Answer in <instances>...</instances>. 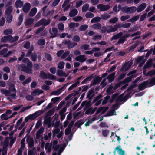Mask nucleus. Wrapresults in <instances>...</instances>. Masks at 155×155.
<instances>
[{"label": "nucleus", "mask_w": 155, "mask_h": 155, "mask_svg": "<svg viewBox=\"0 0 155 155\" xmlns=\"http://www.w3.org/2000/svg\"><path fill=\"white\" fill-rule=\"evenodd\" d=\"M49 71L52 74H54L56 72V69L55 67H51L50 68Z\"/></svg>", "instance_id": "nucleus-56"}, {"label": "nucleus", "mask_w": 155, "mask_h": 155, "mask_svg": "<svg viewBox=\"0 0 155 155\" xmlns=\"http://www.w3.org/2000/svg\"><path fill=\"white\" fill-rule=\"evenodd\" d=\"M58 141L54 140L53 141V148L55 151L58 150V153H57L55 152L53 153V155H60L61 153L63 152L65 148L66 145L64 144L57 145Z\"/></svg>", "instance_id": "nucleus-3"}, {"label": "nucleus", "mask_w": 155, "mask_h": 155, "mask_svg": "<svg viewBox=\"0 0 155 155\" xmlns=\"http://www.w3.org/2000/svg\"><path fill=\"white\" fill-rule=\"evenodd\" d=\"M72 40L75 42H79L80 40V38L78 35L74 36Z\"/></svg>", "instance_id": "nucleus-45"}, {"label": "nucleus", "mask_w": 155, "mask_h": 155, "mask_svg": "<svg viewBox=\"0 0 155 155\" xmlns=\"http://www.w3.org/2000/svg\"><path fill=\"white\" fill-rule=\"evenodd\" d=\"M8 16L7 18V21L8 23L11 22L12 19V16L11 15H8Z\"/></svg>", "instance_id": "nucleus-55"}, {"label": "nucleus", "mask_w": 155, "mask_h": 155, "mask_svg": "<svg viewBox=\"0 0 155 155\" xmlns=\"http://www.w3.org/2000/svg\"><path fill=\"white\" fill-rule=\"evenodd\" d=\"M45 57L46 59L48 61H51L52 60V58L50 54L48 53H45Z\"/></svg>", "instance_id": "nucleus-50"}, {"label": "nucleus", "mask_w": 155, "mask_h": 155, "mask_svg": "<svg viewBox=\"0 0 155 155\" xmlns=\"http://www.w3.org/2000/svg\"><path fill=\"white\" fill-rule=\"evenodd\" d=\"M86 60V58L84 55H81L77 56L75 58L76 61H78L81 62H83Z\"/></svg>", "instance_id": "nucleus-9"}, {"label": "nucleus", "mask_w": 155, "mask_h": 155, "mask_svg": "<svg viewBox=\"0 0 155 155\" xmlns=\"http://www.w3.org/2000/svg\"><path fill=\"white\" fill-rule=\"evenodd\" d=\"M88 27V25L84 24L81 25L79 28V30L80 31H84L86 30Z\"/></svg>", "instance_id": "nucleus-33"}, {"label": "nucleus", "mask_w": 155, "mask_h": 155, "mask_svg": "<svg viewBox=\"0 0 155 155\" xmlns=\"http://www.w3.org/2000/svg\"><path fill=\"white\" fill-rule=\"evenodd\" d=\"M28 117L30 119V120H33L36 118L35 115L34 113L29 115Z\"/></svg>", "instance_id": "nucleus-61"}, {"label": "nucleus", "mask_w": 155, "mask_h": 155, "mask_svg": "<svg viewBox=\"0 0 155 155\" xmlns=\"http://www.w3.org/2000/svg\"><path fill=\"white\" fill-rule=\"evenodd\" d=\"M47 73H46L44 72H41L40 73V75L41 77L43 78H46Z\"/></svg>", "instance_id": "nucleus-63"}, {"label": "nucleus", "mask_w": 155, "mask_h": 155, "mask_svg": "<svg viewBox=\"0 0 155 155\" xmlns=\"http://www.w3.org/2000/svg\"><path fill=\"white\" fill-rule=\"evenodd\" d=\"M63 43L67 45L68 47L69 48H72L77 45V43L75 42H71L69 40L64 41Z\"/></svg>", "instance_id": "nucleus-7"}, {"label": "nucleus", "mask_w": 155, "mask_h": 155, "mask_svg": "<svg viewBox=\"0 0 155 155\" xmlns=\"http://www.w3.org/2000/svg\"><path fill=\"white\" fill-rule=\"evenodd\" d=\"M101 19V17H96L92 19L91 21V23H94L98 22L100 21Z\"/></svg>", "instance_id": "nucleus-31"}, {"label": "nucleus", "mask_w": 155, "mask_h": 155, "mask_svg": "<svg viewBox=\"0 0 155 155\" xmlns=\"http://www.w3.org/2000/svg\"><path fill=\"white\" fill-rule=\"evenodd\" d=\"M65 63L63 61L60 62L58 64V68L60 69H63Z\"/></svg>", "instance_id": "nucleus-37"}, {"label": "nucleus", "mask_w": 155, "mask_h": 155, "mask_svg": "<svg viewBox=\"0 0 155 155\" xmlns=\"http://www.w3.org/2000/svg\"><path fill=\"white\" fill-rule=\"evenodd\" d=\"M43 92V91L38 89L34 90L31 93V94L33 96H38Z\"/></svg>", "instance_id": "nucleus-11"}, {"label": "nucleus", "mask_w": 155, "mask_h": 155, "mask_svg": "<svg viewBox=\"0 0 155 155\" xmlns=\"http://www.w3.org/2000/svg\"><path fill=\"white\" fill-rule=\"evenodd\" d=\"M94 15L91 12H87L85 15V16L87 18H92L94 16Z\"/></svg>", "instance_id": "nucleus-48"}, {"label": "nucleus", "mask_w": 155, "mask_h": 155, "mask_svg": "<svg viewBox=\"0 0 155 155\" xmlns=\"http://www.w3.org/2000/svg\"><path fill=\"white\" fill-rule=\"evenodd\" d=\"M108 109V107H100L97 110L96 113L98 114L99 113H101V114H103Z\"/></svg>", "instance_id": "nucleus-14"}, {"label": "nucleus", "mask_w": 155, "mask_h": 155, "mask_svg": "<svg viewBox=\"0 0 155 155\" xmlns=\"http://www.w3.org/2000/svg\"><path fill=\"white\" fill-rule=\"evenodd\" d=\"M118 20V18L116 17H114L111 18L109 21V22L111 24H114L116 23Z\"/></svg>", "instance_id": "nucleus-39"}, {"label": "nucleus", "mask_w": 155, "mask_h": 155, "mask_svg": "<svg viewBox=\"0 0 155 155\" xmlns=\"http://www.w3.org/2000/svg\"><path fill=\"white\" fill-rule=\"evenodd\" d=\"M60 99V97H56L52 98L51 99V101L54 104L58 102Z\"/></svg>", "instance_id": "nucleus-59"}, {"label": "nucleus", "mask_w": 155, "mask_h": 155, "mask_svg": "<svg viewBox=\"0 0 155 155\" xmlns=\"http://www.w3.org/2000/svg\"><path fill=\"white\" fill-rule=\"evenodd\" d=\"M84 3V2L82 0L78 1L76 2V7L77 8L78 7Z\"/></svg>", "instance_id": "nucleus-53"}, {"label": "nucleus", "mask_w": 155, "mask_h": 155, "mask_svg": "<svg viewBox=\"0 0 155 155\" xmlns=\"http://www.w3.org/2000/svg\"><path fill=\"white\" fill-rule=\"evenodd\" d=\"M1 118L2 120H6L8 119L9 117L6 114H4L1 116Z\"/></svg>", "instance_id": "nucleus-52"}, {"label": "nucleus", "mask_w": 155, "mask_h": 155, "mask_svg": "<svg viewBox=\"0 0 155 155\" xmlns=\"http://www.w3.org/2000/svg\"><path fill=\"white\" fill-rule=\"evenodd\" d=\"M32 95V96L30 95H28L26 96L25 98L26 100L28 101H31L33 100L34 99V97Z\"/></svg>", "instance_id": "nucleus-60"}, {"label": "nucleus", "mask_w": 155, "mask_h": 155, "mask_svg": "<svg viewBox=\"0 0 155 155\" xmlns=\"http://www.w3.org/2000/svg\"><path fill=\"white\" fill-rule=\"evenodd\" d=\"M23 14L22 13L20 14L18 18L19 21L18 22V25H21L23 21Z\"/></svg>", "instance_id": "nucleus-34"}, {"label": "nucleus", "mask_w": 155, "mask_h": 155, "mask_svg": "<svg viewBox=\"0 0 155 155\" xmlns=\"http://www.w3.org/2000/svg\"><path fill=\"white\" fill-rule=\"evenodd\" d=\"M7 51L8 49H4L0 51V55H3V57H8V56H5L7 54Z\"/></svg>", "instance_id": "nucleus-25"}, {"label": "nucleus", "mask_w": 155, "mask_h": 155, "mask_svg": "<svg viewBox=\"0 0 155 155\" xmlns=\"http://www.w3.org/2000/svg\"><path fill=\"white\" fill-rule=\"evenodd\" d=\"M53 143H46L45 146V149L47 153H50L52 150V145Z\"/></svg>", "instance_id": "nucleus-12"}, {"label": "nucleus", "mask_w": 155, "mask_h": 155, "mask_svg": "<svg viewBox=\"0 0 155 155\" xmlns=\"http://www.w3.org/2000/svg\"><path fill=\"white\" fill-rule=\"evenodd\" d=\"M3 33L5 35L11 34L12 33V30L11 29H5Z\"/></svg>", "instance_id": "nucleus-36"}, {"label": "nucleus", "mask_w": 155, "mask_h": 155, "mask_svg": "<svg viewBox=\"0 0 155 155\" xmlns=\"http://www.w3.org/2000/svg\"><path fill=\"white\" fill-rule=\"evenodd\" d=\"M82 17L80 16H77L73 18V20L75 21H79L82 19Z\"/></svg>", "instance_id": "nucleus-46"}, {"label": "nucleus", "mask_w": 155, "mask_h": 155, "mask_svg": "<svg viewBox=\"0 0 155 155\" xmlns=\"http://www.w3.org/2000/svg\"><path fill=\"white\" fill-rule=\"evenodd\" d=\"M31 81V78H28L26 79V80L23 82L22 84L23 85H25L26 84L29 83Z\"/></svg>", "instance_id": "nucleus-62"}, {"label": "nucleus", "mask_w": 155, "mask_h": 155, "mask_svg": "<svg viewBox=\"0 0 155 155\" xmlns=\"http://www.w3.org/2000/svg\"><path fill=\"white\" fill-rule=\"evenodd\" d=\"M97 7L98 9L100 10V11H105L109 9L110 6L109 5L100 4L97 5Z\"/></svg>", "instance_id": "nucleus-6"}, {"label": "nucleus", "mask_w": 155, "mask_h": 155, "mask_svg": "<svg viewBox=\"0 0 155 155\" xmlns=\"http://www.w3.org/2000/svg\"><path fill=\"white\" fill-rule=\"evenodd\" d=\"M101 31L102 32H105L106 31L107 33H109L116 31V28H114V26H108L106 28H103L101 30Z\"/></svg>", "instance_id": "nucleus-5"}, {"label": "nucleus", "mask_w": 155, "mask_h": 155, "mask_svg": "<svg viewBox=\"0 0 155 155\" xmlns=\"http://www.w3.org/2000/svg\"><path fill=\"white\" fill-rule=\"evenodd\" d=\"M22 61L24 63H27V67H24L23 66V65H22L19 66L18 67V69L27 73H31V67L32 66V63L30 62L29 60L27 58H24L23 59Z\"/></svg>", "instance_id": "nucleus-2"}, {"label": "nucleus", "mask_w": 155, "mask_h": 155, "mask_svg": "<svg viewBox=\"0 0 155 155\" xmlns=\"http://www.w3.org/2000/svg\"><path fill=\"white\" fill-rule=\"evenodd\" d=\"M139 18V17L138 16H135L130 19L129 20V21L131 22H133L137 20Z\"/></svg>", "instance_id": "nucleus-44"}, {"label": "nucleus", "mask_w": 155, "mask_h": 155, "mask_svg": "<svg viewBox=\"0 0 155 155\" xmlns=\"http://www.w3.org/2000/svg\"><path fill=\"white\" fill-rule=\"evenodd\" d=\"M45 39H39L38 42V43L39 45H43L45 44Z\"/></svg>", "instance_id": "nucleus-49"}, {"label": "nucleus", "mask_w": 155, "mask_h": 155, "mask_svg": "<svg viewBox=\"0 0 155 155\" xmlns=\"http://www.w3.org/2000/svg\"><path fill=\"white\" fill-rule=\"evenodd\" d=\"M80 83V82L78 81H77L75 83L72 84L71 86L69 88V90H71L74 88L76 87L78 84Z\"/></svg>", "instance_id": "nucleus-40"}, {"label": "nucleus", "mask_w": 155, "mask_h": 155, "mask_svg": "<svg viewBox=\"0 0 155 155\" xmlns=\"http://www.w3.org/2000/svg\"><path fill=\"white\" fill-rule=\"evenodd\" d=\"M110 17V15L107 14H104L101 15V18L104 20H106Z\"/></svg>", "instance_id": "nucleus-32"}, {"label": "nucleus", "mask_w": 155, "mask_h": 155, "mask_svg": "<svg viewBox=\"0 0 155 155\" xmlns=\"http://www.w3.org/2000/svg\"><path fill=\"white\" fill-rule=\"evenodd\" d=\"M46 79H48L51 80H55L56 79V77L51 74L50 73H48L47 75V78Z\"/></svg>", "instance_id": "nucleus-23"}, {"label": "nucleus", "mask_w": 155, "mask_h": 155, "mask_svg": "<svg viewBox=\"0 0 155 155\" xmlns=\"http://www.w3.org/2000/svg\"><path fill=\"white\" fill-rule=\"evenodd\" d=\"M93 78V77L92 76V75H91L88 77L87 78H86L81 83H82V84H84L87 81L91 80Z\"/></svg>", "instance_id": "nucleus-43"}, {"label": "nucleus", "mask_w": 155, "mask_h": 155, "mask_svg": "<svg viewBox=\"0 0 155 155\" xmlns=\"http://www.w3.org/2000/svg\"><path fill=\"white\" fill-rule=\"evenodd\" d=\"M58 32V30L57 28H53L52 29H50L49 30V33L52 35V37H55Z\"/></svg>", "instance_id": "nucleus-15"}, {"label": "nucleus", "mask_w": 155, "mask_h": 155, "mask_svg": "<svg viewBox=\"0 0 155 155\" xmlns=\"http://www.w3.org/2000/svg\"><path fill=\"white\" fill-rule=\"evenodd\" d=\"M130 18V16L128 15H127L125 16H122L120 17V20L121 21H123L125 20L129 19Z\"/></svg>", "instance_id": "nucleus-54"}, {"label": "nucleus", "mask_w": 155, "mask_h": 155, "mask_svg": "<svg viewBox=\"0 0 155 155\" xmlns=\"http://www.w3.org/2000/svg\"><path fill=\"white\" fill-rule=\"evenodd\" d=\"M89 7L88 4L86 3L82 7V11L83 12H85L87 11Z\"/></svg>", "instance_id": "nucleus-38"}, {"label": "nucleus", "mask_w": 155, "mask_h": 155, "mask_svg": "<svg viewBox=\"0 0 155 155\" xmlns=\"http://www.w3.org/2000/svg\"><path fill=\"white\" fill-rule=\"evenodd\" d=\"M5 22V18L2 17L1 20H0V26H3Z\"/></svg>", "instance_id": "nucleus-58"}, {"label": "nucleus", "mask_w": 155, "mask_h": 155, "mask_svg": "<svg viewBox=\"0 0 155 155\" xmlns=\"http://www.w3.org/2000/svg\"><path fill=\"white\" fill-rule=\"evenodd\" d=\"M132 64V63L131 62L129 61L127 63H125L122 67L121 68V70L123 71L124 70V71H127L129 68L130 67Z\"/></svg>", "instance_id": "nucleus-8"}, {"label": "nucleus", "mask_w": 155, "mask_h": 155, "mask_svg": "<svg viewBox=\"0 0 155 155\" xmlns=\"http://www.w3.org/2000/svg\"><path fill=\"white\" fill-rule=\"evenodd\" d=\"M40 21H41V25H43L44 26H46L48 25L49 24L50 22V20L49 19L46 20L45 19H43Z\"/></svg>", "instance_id": "nucleus-20"}, {"label": "nucleus", "mask_w": 155, "mask_h": 155, "mask_svg": "<svg viewBox=\"0 0 155 155\" xmlns=\"http://www.w3.org/2000/svg\"><path fill=\"white\" fill-rule=\"evenodd\" d=\"M23 2L20 0H17L15 3V6L16 8H21L23 5Z\"/></svg>", "instance_id": "nucleus-22"}, {"label": "nucleus", "mask_w": 155, "mask_h": 155, "mask_svg": "<svg viewBox=\"0 0 155 155\" xmlns=\"http://www.w3.org/2000/svg\"><path fill=\"white\" fill-rule=\"evenodd\" d=\"M9 90L2 89L0 90L1 93L4 94L5 96H10L13 99L16 98V90L13 85H11L9 88Z\"/></svg>", "instance_id": "nucleus-1"}, {"label": "nucleus", "mask_w": 155, "mask_h": 155, "mask_svg": "<svg viewBox=\"0 0 155 155\" xmlns=\"http://www.w3.org/2000/svg\"><path fill=\"white\" fill-rule=\"evenodd\" d=\"M147 4L146 3H143L139 5L137 8H136V10L138 12H139L143 10L146 8Z\"/></svg>", "instance_id": "nucleus-10"}, {"label": "nucleus", "mask_w": 155, "mask_h": 155, "mask_svg": "<svg viewBox=\"0 0 155 155\" xmlns=\"http://www.w3.org/2000/svg\"><path fill=\"white\" fill-rule=\"evenodd\" d=\"M34 21V19L33 18H29L27 19L25 22V25H29L32 24Z\"/></svg>", "instance_id": "nucleus-30"}, {"label": "nucleus", "mask_w": 155, "mask_h": 155, "mask_svg": "<svg viewBox=\"0 0 155 155\" xmlns=\"http://www.w3.org/2000/svg\"><path fill=\"white\" fill-rule=\"evenodd\" d=\"M51 136V132L49 133L48 135H46L44 136V139L46 140H48L50 139Z\"/></svg>", "instance_id": "nucleus-57"}, {"label": "nucleus", "mask_w": 155, "mask_h": 155, "mask_svg": "<svg viewBox=\"0 0 155 155\" xmlns=\"http://www.w3.org/2000/svg\"><path fill=\"white\" fill-rule=\"evenodd\" d=\"M89 46L87 44H84L81 45V48L82 49L84 50H87L89 49Z\"/></svg>", "instance_id": "nucleus-47"}, {"label": "nucleus", "mask_w": 155, "mask_h": 155, "mask_svg": "<svg viewBox=\"0 0 155 155\" xmlns=\"http://www.w3.org/2000/svg\"><path fill=\"white\" fill-rule=\"evenodd\" d=\"M78 13V10L75 9H74L71 11L69 15L70 16L73 17L76 15Z\"/></svg>", "instance_id": "nucleus-21"}, {"label": "nucleus", "mask_w": 155, "mask_h": 155, "mask_svg": "<svg viewBox=\"0 0 155 155\" xmlns=\"http://www.w3.org/2000/svg\"><path fill=\"white\" fill-rule=\"evenodd\" d=\"M154 74H155V70L150 71L147 73V75L151 76Z\"/></svg>", "instance_id": "nucleus-64"}, {"label": "nucleus", "mask_w": 155, "mask_h": 155, "mask_svg": "<svg viewBox=\"0 0 155 155\" xmlns=\"http://www.w3.org/2000/svg\"><path fill=\"white\" fill-rule=\"evenodd\" d=\"M11 37L10 38V42L13 43L16 42L19 39V37L18 36H15L14 37H13L11 35Z\"/></svg>", "instance_id": "nucleus-28"}, {"label": "nucleus", "mask_w": 155, "mask_h": 155, "mask_svg": "<svg viewBox=\"0 0 155 155\" xmlns=\"http://www.w3.org/2000/svg\"><path fill=\"white\" fill-rule=\"evenodd\" d=\"M27 141L28 144L29 146L31 147H32L34 145V142L33 139L31 138L28 137L27 139Z\"/></svg>", "instance_id": "nucleus-17"}, {"label": "nucleus", "mask_w": 155, "mask_h": 155, "mask_svg": "<svg viewBox=\"0 0 155 155\" xmlns=\"http://www.w3.org/2000/svg\"><path fill=\"white\" fill-rule=\"evenodd\" d=\"M45 112V110H41L38 111L34 113L36 118L40 115L42 114Z\"/></svg>", "instance_id": "nucleus-42"}, {"label": "nucleus", "mask_w": 155, "mask_h": 155, "mask_svg": "<svg viewBox=\"0 0 155 155\" xmlns=\"http://www.w3.org/2000/svg\"><path fill=\"white\" fill-rule=\"evenodd\" d=\"M101 25L99 23L94 24L92 26V28L95 29H100L101 28Z\"/></svg>", "instance_id": "nucleus-29"}, {"label": "nucleus", "mask_w": 155, "mask_h": 155, "mask_svg": "<svg viewBox=\"0 0 155 155\" xmlns=\"http://www.w3.org/2000/svg\"><path fill=\"white\" fill-rule=\"evenodd\" d=\"M64 87H62L60 89L54 91H53L51 93L52 95H58L62 92L63 89Z\"/></svg>", "instance_id": "nucleus-19"}, {"label": "nucleus", "mask_w": 155, "mask_h": 155, "mask_svg": "<svg viewBox=\"0 0 155 155\" xmlns=\"http://www.w3.org/2000/svg\"><path fill=\"white\" fill-rule=\"evenodd\" d=\"M123 33L122 32L119 33L114 36L112 38V40L116 39L122 36Z\"/></svg>", "instance_id": "nucleus-41"}, {"label": "nucleus", "mask_w": 155, "mask_h": 155, "mask_svg": "<svg viewBox=\"0 0 155 155\" xmlns=\"http://www.w3.org/2000/svg\"><path fill=\"white\" fill-rule=\"evenodd\" d=\"M57 75L59 76H64L66 77L68 76V75H67L65 72L61 70H58Z\"/></svg>", "instance_id": "nucleus-18"}, {"label": "nucleus", "mask_w": 155, "mask_h": 155, "mask_svg": "<svg viewBox=\"0 0 155 155\" xmlns=\"http://www.w3.org/2000/svg\"><path fill=\"white\" fill-rule=\"evenodd\" d=\"M12 10V8L11 6H9L6 9L5 11V14L6 15L10 14Z\"/></svg>", "instance_id": "nucleus-35"}, {"label": "nucleus", "mask_w": 155, "mask_h": 155, "mask_svg": "<svg viewBox=\"0 0 155 155\" xmlns=\"http://www.w3.org/2000/svg\"><path fill=\"white\" fill-rule=\"evenodd\" d=\"M115 73H113L108 76L107 79L110 82H112L114 80L115 78Z\"/></svg>", "instance_id": "nucleus-24"}, {"label": "nucleus", "mask_w": 155, "mask_h": 155, "mask_svg": "<svg viewBox=\"0 0 155 155\" xmlns=\"http://www.w3.org/2000/svg\"><path fill=\"white\" fill-rule=\"evenodd\" d=\"M122 11L127 14H130L134 12L136 10V7L135 6L130 7H124L122 8Z\"/></svg>", "instance_id": "nucleus-4"}, {"label": "nucleus", "mask_w": 155, "mask_h": 155, "mask_svg": "<svg viewBox=\"0 0 155 155\" xmlns=\"http://www.w3.org/2000/svg\"><path fill=\"white\" fill-rule=\"evenodd\" d=\"M37 12V8H34L31 10L29 13V15L31 16H33L36 14Z\"/></svg>", "instance_id": "nucleus-27"}, {"label": "nucleus", "mask_w": 155, "mask_h": 155, "mask_svg": "<svg viewBox=\"0 0 155 155\" xmlns=\"http://www.w3.org/2000/svg\"><path fill=\"white\" fill-rule=\"evenodd\" d=\"M79 25V23H71L69 24V27L70 28H73L78 27Z\"/></svg>", "instance_id": "nucleus-26"}, {"label": "nucleus", "mask_w": 155, "mask_h": 155, "mask_svg": "<svg viewBox=\"0 0 155 155\" xmlns=\"http://www.w3.org/2000/svg\"><path fill=\"white\" fill-rule=\"evenodd\" d=\"M31 7L30 4L29 3H26L25 4L22 9L24 12H27L30 9Z\"/></svg>", "instance_id": "nucleus-13"}, {"label": "nucleus", "mask_w": 155, "mask_h": 155, "mask_svg": "<svg viewBox=\"0 0 155 155\" xmlns=\"http://www.w3.org/2000/svg\"><path fill=\"white\" fill-rule=\"evenodd\" d=\"M11 37V35L5 36L2 37L1 39V41L2 42L5 43L8 41L10 42V38Z\"/></svg>", "instance_id": "nucleus-16"}, {"label": "nucleus", "mask_w": 155, "mask_h": 155, "mask_svg": "<svg viewBox=\"0 0 155 155\" xmlns=\"http://www.w3.org/2000/svg\"><path fill=\"white\" fill-rule=\"evenodd\" d=\"M58 28L59 30H63L64 29V24L61 23H60L58 25Z\"/></svg>", "instance_id": "nucleus-51"}]
</instances>
